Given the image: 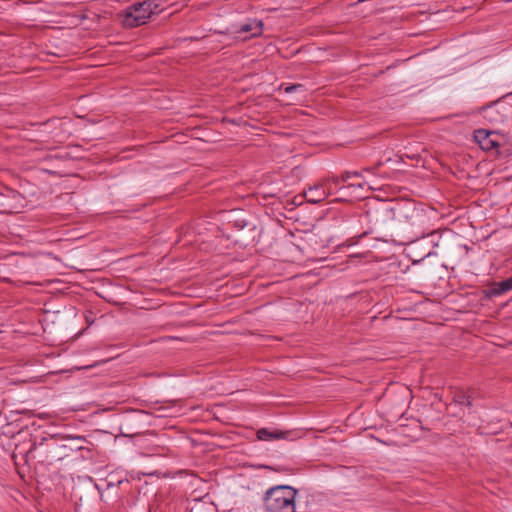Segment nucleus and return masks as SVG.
I'll list each match as a JSON object with an SVG mask.
<instances>
[{
	"mask_svg": "<svg viewBox=\"0 0 512 512\" xmlns=\"http://www.w3.org/2000/svg\"><path fill=\"white\" fill-rule=\"evenodd\" d=\"M230 6H231V4H230V3H226V4H225L226 11H227L228 9H230Z\"/></svg>",
	"mask_w": 512,
	"mask_h": 512,
	"instance_id": "obj_28",
	"label": "nucleus"
},
{
	"mask_svg": "<svg viewBox=\"0 0 512 512\" xmlns=\"http://www.w3.org/2000/svg\"><path fill=\"white\" fill-rule=\"evenodd\" d=\"M351 177H352V173L350 171H345L341 174L340 180H341V182H346Z\"/></svg>",
	"mask_w": 512,
	"mask_h": 512,
	"instance_id": "obj_20",
	"label": "nucleus"
},
{
	"mask_svg": "<svg viewBox=\"0 0 512 512\" xmlns=\"http://www.w3.org/2000/svg\"><path fill=\"white\" fill-rule=\"evenodd\" d=\"M46 458H47V460H49V456H46ZM54 459L60 460V459H61V457H60V456H57V455H55V454H53V455H51L50 460L52 461V460H54Z\"/></svg>",
	"mask_w": 512,
	"mask_h": 512,
	"instance_id": "obj_23",
	"label": "nucleus"
},
{
	"mask_svg": "<svg viewBox=\"0 0 512 512\" xmlns=\"http://www.w3.org/2000/svg\"><path fill=\"white\" fill-rule=\"evenodd\" d=\"M480 112L492 123H503L512 113V107L502 104L499 100L491 102L480 108Z\"/></svg>",
	"mask_w": 512,
	"mask_h": 512,
	"instance_id": "obj_7",
	"label": "nucleus"
},
{
	"mask_svg": "<svg viewBox=\"0 0 512 512\" xmlns=\"http://www.w3.org/2000/svg\"><path fill=\"white\" fill-rule=\"evenodd\" d=\"M290 431H281L278 429L271 430L269 428H261L257 431V438L262 441H270L275 439H287Z\"/></svg>",
	"mask_w": 512,
	"mask_h": 512,
	"instance_id": "obj_13",
	"label": "nucleus"
},
{
	"mask_svg": "<svg viewBox=\"0 0 512 512\" xmlns=\"http://www.w3.org/2000/svg\"><path fill=\"white\" fill-rule=\"evenodd\" d=\"M329 178V182H328V185L327 186H331L332 187V193L334 192V190L338 187L339 183L341 182L340 180V176H331V177H328Z\"/></svg>",
	"mask_w": 512,
	"mask_h": 512,
	"instance_id": "obj_14",
	"label": "nucleus"
},
{
	"mask_svg": "<svg viewBox=\"0 0 512 512\" xmlns=\"http://www.w3.org/2000/svg\"><path fill=\"white\" fill-rule=\"evenodd\" d=\"M510 290L511 286H509L506 279L500 282H491L487 285L485 289L482 290V299L490 300L494 297H498L502 294H505Z\"/></svg>",
	"mask_w": 512,
	"mask_h": 512,
	"instance_id": "obj_10",
	"label": "nucleus"
},
{
	"mask_svg": "<svg viewBox=\"0 0 512 512\" xmlns=\"http://www.w3.org/2000/svg\"><path fill=\"white\" fill-rule=\"evenodd\" d=\"M296 494V489L286 485L270 488L263 499L266 512H296Z\"/></svg>",
	"mask_w": 512,
	"mask_h": 512,
	"instance_id": "obj_4",
	"label": "nucleus"
},
{
	"mask_svg": "<svg viewBox=\"0 0 512 512\" xmlns=\"http://www.w3.org/2000/svg\"><path fill=\"white\" fill-rule=\"evenodd\" d=\"M231 432L229 430L226 429V440L230 439L231 437L229 436Z\"/></svg>",
	"mask_w": 512,
	"mask_h": 512,
	"instance_id": "obj_27",
	"label": "nucleus"
},
{
	"mask_svg": "<svg viewBox=\"0 0 512 512\" xmlns=\"http://www.w3.org/2000/svg\"><path fill=\"white\" fill-rule=\"evenodd\" d=\"M155 410L160 412V413L157 415L158 417H165V416H167V413H166V411L168 410V408H167V407L159 406V407H158V408H156Z\"/></svg>",
	"mask_w": 512,
	"mask_h": 512,
	"instance_id": "obj_19",
	"label": "nucleus"
},
{
	"mask_svg": "<svg viewBox=\"0 0 512 512\" xmlns=\"http://www.w3.org/2000/svg\"><path fill=\"white\" fill-rule=\"evenodd\" d=\"M329 178L322 179L319 183L311 186L308 190L304 191V196L309 203H319L324 201L329 195L332 194V187L327 186Z\"/></svg>",
	"mask_w": 512,
	"mask_h": 512,
	"instance_id": "obj_8",
	"label": "nucleus"
},
{
	"mask_svg": "<svg viewBox=\"0 0 512 512\" xmlns=\"http://www.w3.org/2000/svg\"><path fill=\"white\" fill-rule=\"evenodd\" d=\"M351 173H352V176H354V177H361L362 176V173L359 172V171H353Z\"/></svg>",
	"mask_w": 512,
	"mask_h": 512,
	"instance_id": "obj_24",
	"label": "nucleus"
},
{
	"mask_svg": "<svg viewBox=\"0 0 512 512\" xmlns=\"http://www.w3.org/2000/svg\"><path fill=\"white\" fill-rule=\"evenodd\" d=\"M506 280H507L509 286H511V290H512V276L507 278Z\"/></svg>",
	"mask_w": 512,
	"mask_h": 512,
	"instance_id": "obj_26",
	"label": "nucleus"
},
{
	"mask_svg": "<svg viewBox=\"0 0 512 512\" xmlns=\"http://www.w3.org/2000/svg\"><path fill=\"white\" fill-rule=\"evenodd\" d=\"M44 445H46V452L51 454L56 452L59 448H65V446L58 445L54 437L51 436L50 438H42L40 442H34L27 453L29 455H32L38 449L42 448Z\"/></svg>",
	"mask_w": 512,
	"mask_h": 512,
	"instance_id": "obj_12",
	"label": "nucleus"
},
{
	"mask_svg": "<svg viewBox=\"0 0 512 512\" xmlns=\"http://www.w3.org/2000/svg\"><path fill=\"white\" fill-rule=\"evenodd\" d=\"M240 7H241L242 9H246V8L248 7V5H247V3H246V1H245V0H243V1H242V4L240 5Z\"/></svg>",
	"mask_w": 512,
	"mask_h": 512,
	"instance_id": "obj_25",
	"label": "nucleus"
},
{
	"mask_svg": "<svg viewBox=\"0 0 512 512\" xmlns=\"http://www.w3.org/2000/svg\"><path fill=\"white\" fill-rule=\"evenodd\" d=\"M476 392L474 389H457L453 394V402L471 408Z\"/></svg>",
	"mask_w": 512,
	"mask_h": 512,
	"instance_id": "obj_11",
	"label": "nucleus"
},
{
	"mask_svg": "<svg viewBox=\"0 0 512 512\" xmlns=\"http://www.w3.org/2000/svg\"><path fill=\"white\" fill-rule=\"evenodd\" d=\"M228 512H234L233 510H229Z\"/></svg>",
	"mask_w": 512,
	"mask_h": 512,
	"instance_id": "obj_29",
	"label": "nucleus"
},
{
	"mask_svg": "<svg viewBox=\"0 0 512 512\" xmlns=\"http://www.w3.org/2000/svg\"><path fill=\"white\" fill-rule=\"evenodd\" d=\"M244 216L242 210L231 209L229 212L226 223V230H229V233H226V241H229V244L226 248L231 245L246 248L254 243L256 228L248 223Z\"/></svg>",
	"mask_w": 512,
	"mask_h": 512,
	"instance_id": "obj_3",
	"label": "nucleus"
},
{
	"mask_svg": "<svg viewBox=\"0 0 512 512\" xmlns=\"http://www.w3.org/2000/svg\"><path fill=\"white\" fill-rule=\"evenodd\" d=\"M380 166H382V162H381V161H379L378 163H376L375 165H373V166H371V167H366V168H364V169H363V171H365V172H369V173H373V174H374V173L376 172V170H377Z\"/></svg>",
	"mask_w": 512,
	"mask_h": 512,
	"instance_id": "obj_15",
	"label": "nucleus"
},
{
	"mask_svg": "<svg viewBox=\"0 0 512 512\" xmlns=\"http://www.w3.org/2000/svg\"><path fill=\"white\" fill-rule=\"evenodd\" d=\"M499 138V133L495 131L486 129H478L474 131V140L484 151H491L493 149L499 148Z\"/></svg>",
	"mask_w": 512,
	"mask_h": 512,
	"instance_id": "obj_9",
	"label": "nucleus"
},
{
	"mask_svg": "<svg viewBox=\"0 0 512 512\" xmlns=\"http://www.w3.org/2000/svg\"><path fill=\"white\" fill-rule=\"evenodd\" d=\"M380 166H382V162H381V161H379L378 163H376L375 165H373V166H371V167H366V168H364V169H363V171H365V172H369V173H373V174H374V173L376 172V170H377Z\"/></svg>",
	"mask_w": 512,
	"mask_h": 512,
	"instance_id": "obj_16",
	"label": "nucleus"
},
{
	"mask_svg": "<svg viewBox=\"0 0 512 512\" xmlns=\"http://www.w3.org/2000/svg\"><path fill=\"white\" fill-rule=\"evenodd\" d=\"M393 217V207L380 204L368 208L357 218L358 226L362 232L350 237L347 240L348 245H355L360 239L369 235H374V238L378 241H391L390 233H392Z\"/></svg>",
	"mask_w": 512,
	"mask_h": 512,
	"instance_id": "obj_2",
	"label": "nucleus"
},
{
	"mask_svg": "<svg viewBox=\"0 0 512 512\" xmlns=\"http://www.w3.org/2000/svg\"><path fill=\"white\" fill-rule=\"evenodd\" d=\"M262 31V21L248 19L242 24H231L230 27L226 28V39L231 34H234V39H241L244 41L252 37L260 36Z\"/></svg>",
	"mask_w": 512,
	"mask_h": 512,
	"instance_id": "obj_6",
	"label": "nucleus"
},
{
	"mask_svg": "<svg viewBox=\"0 0 512 512\" xmlns=\"http://www.w3.org/2000/svg\"><path fill=\"white\" fill-rule=\"evenodd\" d=\"M350 187H358V188H363L364 187V184L363 183H358V184H348V185H343L341 187H339V190H345V189H348Z\"/></svg>",
	"mask_w": 512,
	"mask_h": 512,
	"instance_id": "obj_18",
	"label": "nucleus"
},
{
	"mask_svg": "<svg viewBox=\"0 0 512 512\" xmlns=\"http://www.w3.org/2000/svg\"><path fill=\"white\" fill-rule=\"evenodd\" d=\"M226 123H231L233 125L238 124L235 119H230L228 117L225 118Z\"/></svg>",
	"mask_w": 512,
	"mask_h": 512,
	"instance_id": "obj_22",
	"label": "nucleus"
},
{
	"mask_svg": "<svg viewBox=\"0 0 512 512\" xmlns=\"http://www.w3.org/2000/svg\"><path fill=\"white\" fill-rule=\"evenodd\" d=\"M153 3L142 1L129 6L124 14L123 25L125 27H138L147 22L153 13Z\"/></svg>",
	"mask_w": 512,
	"mask_h": 512,
	"instance_id": "obj_5",
	"label": "nucleus"
},
{
	"mask_svg": "<svg viewBox=\"0 0 512 512\" xmlns=\"http://www.w3.org/2000/svg\"><path fill=\"white\" fill-rule=\"evenodd\" d=\"M234 288H235V289H234V291H232V292H231V295H232V296L241 295V294L243 293V290H244V288H243V287L238 288V287L235 285V287H234Z\"/></svg>",
	"mask_w": 512,
	"mask_h": 512,
	"instance_id": "obj_21",
	"label": "nucleus"
},
{
	"mask_svg": "<svg viewBox=\"0 0 512 512\" xmlns=\"http://www.w3.org/2000/svg\"><path fill=\"white\" fill-rule=\"evenodd\" d=\"M302 88V85L301 84H293V85H290V86H287L285 88V92L286 93H292L298 89Z\"/></svg>",
	"mask_w": 512,
	"mask_h": 512,
	"instance_id": "obj_17",
	"label": "nucleus"
},
{
	"mask_svg": "<svg viewBox=\"0 0 512 512\" xmlns=\"http://www.w3.org/2000/svg\"><path fill=\"white\" fill-rule=\"evenodd\" d=\"M391 241L407 245L431 234L426 213L416 206L393 207Z\"/></svg>",
	"mask_w": 512,
	"mask_h": 512,
	"instance_id": "obj_1",
	"label": "nucleus"
}]
</instances>
